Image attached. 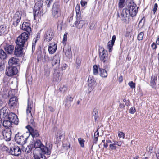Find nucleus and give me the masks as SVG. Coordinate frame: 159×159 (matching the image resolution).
I'll return each instance as SVG.
<instances>
[{
    "instance_id": "nucleus-15",
    "label": "nucleus",
    "mask_w": 159,
    "mask_h": 159,
    "mask_svg": "<svg viewBox=\"0 0 159 159\" xmlns=\"http://www.w3.org/2000/svg\"><path fill=\"white\" fill-rule=\"evenodd\" d=\"M26 128L29 131V134H28V135H31L33 138L38 137L39 136V133L38 130L34 129L30 125L27 126Z\"/></svg>"
},
{
    "instance_id": "nucleus-7",
    "label": "nucleus",
    "mask_w": 159,
    "mask_h": 159,
    "mask_svg": "<svg viewBox=\"0 0 159 159\" xmlns=\"http://www.w3.org/2000/svg\"><path fill=\"white\" fill-rule=\"evenodd\" d=\"M22 15V13L20 11H16L14 15L12 20L13 21L12 25L16 27L20 21Z\"/></svg>"
},
{
    "instance_id": "nucleus-46",
    "label": "nucleus",
    "mask_w": 159,
    "mask_h": 159,
    "mask_svg": "<svg viewBox=\"0 0 159 159\" xmlns=\"http://www.w3.org/2000/svg\"><path fill=\"white\" fill-rule=\"evenodd\" d=\"M36 42V40H35V41L34 40H33L32 46V51L33 52L34 51L35 49V45Z\"/></svg>"
},
{
    "instance_id": "nucleus-23",
    "label": "nucleus",
    "mask_w": 159,
    "mask_h": 159,
    "mask_svg": "<svg viewBox=\"0 0 159 159\" xmlns=\"http://www.w3.org/2000/svg\"><path fill=\"white\" fill-rule=\"evenodd\" d=\"M19 59L18 58L15 57L11 58L8 61V65L9 66H16L18 62L19 61Z\"/></svg>"
},
{
    "instance_id": "nucleus-11",
    "label": "nucleus",
    "mask_w": 159,
    "mask_h": 159,
    "mask_svg": "<svg viewBox=\"0 0 159 159\" xmlns=\"http://www.w3.org/2000/svg\"><path fill=\"white\" fill-rule=\"evenodd\" d=\"M54 35V33L52 30L49 29L44 34L43 38L44 41L46 42H49L52 39Z\"/></svg>"
},
{
    "instance_id": "nucleus-30",
    "label": "nucleus",
    "mask_w": 159,
    "mask_h": 159,
    "mask_svg": "<svg viewBox=\"0 0 159 159\" xmlns=\"http://www.w3.org/2000/svg\"><path fill=\"white\" fill-rule=\"evenodd\" d=\"M88 82L89 84H95L96 83V81L94 78L93 76L91 75H90L89 76Z\"/></svg>"
},
{
    "instance_id": "nucleus-31",
    "label": "nucleus",
    "mask_w": 159,
    "mask_h": 159,
    "mask_svg": "<svg viewBox=\"0 0 159 159\" xmlns=\"http://www.w3.org/2000/svg\"><path fill=\"white\" fill-rule=\"evenodd\" d=\"M7 55L6 52L2 49H0V58L4 60L7 58Z\"/></svg>"
},
{
    "instance_id": "nucleus-56",
    "label": "nucleus",
    "mask_w": 159,
    "mask_h": 159,
    "mask_svg": "<svg viewBox=\"0 0 159 159\" xmlns=\"http://www.w3.org/2000/svg\"><path fill=\"white\" fill-rule=\"evenodd\" d=\"M40 35L39 33H38L37 34L36 38H34V40L35 41V40H36V42L40 38Z\"/></svg>"
},
{
    "instance_id": "nucleus-41",
    "label": "nucleus",
    "mask_w": 159,
    "mask_h": 159,
    "mask_svg": "<svg viewBox=\"0 0 159 159\" xmlns=\"http://www.w3.org/2000/svg\"><path fill=\"white\" fill-rule=\"evenodd\" d=\"M54 79L55 81L58 82L61 80V79L60 78V75L58 74L54 75Z\"/></svg>"
},
{
    "instance_id": "nucleus-25",
    "label": "nucleus",
    "mask_w": 159,
    "mask_h": 159,
    "mask_svg": "<svg viewBox=\"0 0 159 159\" xmlns=\"http://www.w3.org/2000/svg\"><path fill=\"white\" fill-rule=\"evenodd\" d=\"M8 108L6 107H4L2 108L0 110L1 115H3L4 118L6 116H8L9 115L8 113Z\"/></svg>"
},
{
    "instance_id": "nucleus-64",
    "label": "nucleus",
    "mask_w": 159,
    "mask_h": 159,
    "mask_svg": "<svg viewBox=\"0 0 159 159\" xmlns=\"http://www.w3.org/2000/svg\"><path fill=\"white\" fill-rule=\"evenodd\" d=\"M48 109L51 112H53L54 111V109L51 106L48 107Z\"/></svg>"
},
{
    "instance_id": "nucleus-17",
    "label": "nucleus",
    "mask_w": 159,
    "mask_h": 159,
    "mask_svg": "<svg viewBox=\"0 0 159 159\" xmlns=\"http://www.w3.org/2000/svg\"><path fill=\"white\" fill-rule=\"evenodd\" d=\"M18 101V99L16 96L12 97L10 98L8 103L9 107L10 109H13L16 107Z\"/></svg>"
},
{
    "instance_id": "nucleus-22",
    "label": "nucleus",
    "mask_w": 159,
    "mask_h": 159,
    "mask_svg": "<svg viewBox=\"0 0 159 159\" xmlns=\"http://www.w3.org/2000/svg\"><path fill=\"white\" fill-rule=\"evenodd\" d=\"M4 48L6 52L8 54H12L14 52V47L13 45H7Z\"/></svg>"
},
{
    "instance_id": "nucleus-4",
    "label": "nucleus",
    "mask_w": 159,
    "mask_h": 159,
    "mask_svg": "<svg viewBox=\"0 0 159 159\" xmlns=\"http://www.w3.org/2000/svg\"><path fill=\"white\" fill-rule=\"evenodd\" d=\"M29 136L30 134L28 135V133H26L22 135L18 132L16 134L15 140L17 143L23 145L26 143Z\"/></svg>"
},
{
    "instance_id": "nucleus-32",
    "label": "nucleus",
    "mask_w": 159,
    "mask_h": 159,
    "mask_svg": "<svg viewBox=\"0 0 159 159\" xmlns=\"http://www.w3.org/2000/svg\"><path fill=\"white\" fill-rule=\"evenodd\" d=\"M75 11L76 12L77 17H80L81 11L80 9V6L78 4H77L76 6L75 7Z\"/></svg>"
},
{
    "instance_id": "nucleus-61",
    "label": "nucleus",
    "mask_w": 159,
    "mask_h": 159,
    "mask_svg": "<svg viewBox=\"0 0 159 159\" xmlns=\"http://www.w3.org/2000/svg\"><path fill=\"white\" fill-rule=\"evenodd\" d=\"M80 63L79 61H76V64H75V66L76 68L77 69H79L80 68Z\"/></svg>"
},
{
    "instance_id": "nucleus-14",
    "label": "nucleus",
    "mask_w": 159,
    "mask_h": 159,
    "mask_svg": "<svg viewBox=\"0 0 159 159\" xmlns=\"http://www.w3.org/2000/svg\"><path fill=\"white\" fill-rule=\"evenodd\" d=\"M33 107V103L31 102H30L29 101L28 103V105L26 109V113L27 114H28L29 113L30 114V115L31 116V117L30 120L29 121V123L32 126L34 127L35 122L34 121V118L32 116V114L31 113V110L32 109V108Z\"/></svg>"
},
{
    "instance_id": "nucleus-9",
    "label": "nucleus",
    "mask_w": 159,
    "mask_h": 159,
    "mask_svg": "<svg viewBox=\"0 0 159 159\" xmlns=\"http://www.w3.org/2000/svg\"><path fill=\"white\" fill-rule=\"evenodd\" d=\"M99 57L100 60L103 63H110V58L108 57V52L106 50L103 49L102 52L99 51Z\"/></svg>"
},
{
    "instance_id": "nucleus-39",
    "label": "nucleus",
    "mask_w": 159,
    "mask_h": 159,
    "mask_svg": "<svg viewBox=\"0 0 159 159\" xmlns=\"http://www.w3.org/2000/svg\"><path fill=\"white\" fill-rule=\"evenodd\" d=\"M125 0H119L118 6L119 8H122L124 7V2Z\"/></svg>"
},
{
    "instance_id": "nucleus-44",
    "label": "nucleus",
    "mask_w": 159,
    "mask_h": 159,
    "mask_svg": "<svg viewBox=\"0 0 159 159\" xmlns=\"http://www.w3.org/2000/svg\"><path fill=\"white\" fill-rule=\"evenodd\" d=\"M128 84L131 89H135V84L133 81H130L128 83Z\"/></svg>"
},
{
    "instance_id": "nucleus-16",
    "label": "nucleus",
    "mask_w": 159,
    "mask_h": 159,
    "mask_svg": "<svg viewBox=\"0 0 159 159\" xmlns=\"http://www.w3.org/2000/svg\"><path fill=\"white\" fill-rule=\"evenodd\" d=\"M23 47L16 44L14 52V55L17 57H22L23 55Z\"/></svg>"
},
{
    "instance_id": "nucleus-34",
    "label": "nucleus",
    "mask_w": 159,
    "mask_h": 159,
    "mask_svg": "<svg viewBox=\"0 0 159 159\" xmlns=\"http://www.w3.org/2000/svg\"><path fill=\"white\" fill-rule=\"evenodd\" d=\"M63 136L64 133L63 132L60 131L57 132L56 135V138L57 140L59 141Z\"/></svg>"
},
{
    "instance_id": "nucleus-59",
    "label": "nucleus",
    "mask_w": 159,
    "mask_h": 159,
    "mask_svg": "<svg viewBox=\"0 0 159 159\" xmlns=\"http://www.w3.org/2000/svg\"><path fill=\"white\" fill-rule=\"evenodd\" d=\"M98 139V137L93 136V143L96 144Z\"/></svg>"
},
{
    "instance_id": "nucleus-57",
    "label": "nucleus",
    "mask_w": 159,
    "mask_h": 159,
    "mask_svg": "<svg viewBox=\"0 0 159 159\" xmlns=\"http://www.w3.org/2000/svg\"><path fill=\"white\" fill-rule=\"evenodd\" d=\"M80 3L82 7L85 6L87 4V2L84 1L82 0L80 2Z\"/></svg>"
},
{
    "instance_id": "nucleus-26",
    "label": "nucleus",
    "mask_w": 159,
    "mask_h": 159,
    "mask_svg": "<svg viewBox=\"0 0 159 159\" xmlns=\"http://www.w3.org/2000/svg\"><path fill=\"white\" fill-rule=\"evenodd\" d=\"M43 1L42 0L38 1L35 4L34 7V9L37 10H41L43 4Z\"/></svg>"
},
{
    "instance_id": "nucleus-60",
    "label": "nucleus",
    "mask_w": 159,
    "mask_h": 159,
    "mask_svg": "<svg viewBox=\"0 0 159 159\" xmlns=\"http://www.w3.org/2000/svg\"><path fill=\"white\" fill-rule=\"evenodd\" d=\"M116 39V36L115 35H113L112 37V40L110 41L111 42V43L112 44L114 43V42L115 41Z\"/></svg>"
},
{
    "instance_id": "nucleus-12",
    "label": "nucleus",
    "mask_w": 159,
    "mask_h": 159,
    "mask_svg": "<svg viewBox=\"0 0 159 159\" xmlns=\"http://www.w3.org/2000/svg\"><path fill=\"white\" fill-rule=\"evenodd\" d=\"M128 12V11L126 8H125L122 10L120 18L121 21L123 23H126L127 21H129V18L130 15Z\"/></svg>"
},
{
    "instance_id": "nucleus-1",
    "label": "nucleus",
    "mask_w": 159,
    "mask_h": 159,
    "mask_svg": "<svg viewBox=\"0 0 159 159\" xmlns=\"http://www.w3.org/2000/svg\"><path fill=\"white\" fill-rule=\"evenodd\" d=\"M4 118L2 124L5 128V129H10L12 127L13 124L15 125H17L18 124L19 120L17 116L14 113L12 112L9 113V115L8 116H6Z\"/></svg>"
},
{
    "instance_id": "nucleus-63",
    "label": "nucleus",
    "mask_w": 159,
    "mask_h": 159,
    "mask_svg": "<svg viewBox=\"0 0 159 159\" xmlns=\"http://www.w3.org/2000/svg\"><path fill=\"white\" fill-rule=\"evenodd\" d=\"M123 77L122 75H121L119 78V81L120 83L121 82L123 81Z\"/></svg>"
},
{
    "instance_id": "nucleus-8",
    "label": "nucleus",
    "mask_w": 159,
    "mask_h": 159,
    "mask_svg": "<svg viewBox=\"0 0 159 159\" xmlns=\"http://www.w3.org/2000/svg\"><path fill=\"white\" fill-rule=\"evenodd\" d=\"M18 70L16 66H9L6 69L5 74L9 77L13 76L17 73Z\"/></svg>"
},
{
    "instance_id": "nucleus-2",
    "label": "nucleus",
    "mask_w": 159,
    "mask_h": 159,
    "mask_svg": "<svg viewBox=\"0 0 159 159\" xmlns=\"http://www.w3.org/2000/svg\"><path fill=\"white\" fill-rule=\"evenodd\" d=\"M32 144L34 148H35V149L38 148V150H40L43 154H47V155L50 154V150L42 143L40 140H36L34 142V144Z\"/></svg>"
},
{
    "instance_id": "nucleus-20",
    "label": "nucleus",
    "mask_w": 159,
    "mask_h": 159,
    "mask_svg": "<svg viewBox=\"0 0 159 159\" xmlns=\"http://www.w3.org/2000/svg\"><path fill=\"white\" fill-rule=\"evenodd\" d=\"M74 25L78 28L80 29L84 25V21L81 19L80 17H77L76 20L74 23Z\"/></svg>"
},
{
    "instance_id": "nucleus-43",
    "label": "nucleus",
    "mask_w": 159,
    "mask_h": 159,
    "mask_svg": "<svg viewBox=\"0 0 159 159\" xmlns=\"http://www.w3.org/2000/svg\"><path fill=\"white\" fill-rule=\"evenodd\" d=\"M114 44H112L111 43V42L109 41L108 43V47L109 49V52H110L111 51L112 48V47Z\"/></svg>"
},
{
    "instance_id": "nucleus-19",
    "label": "nucleus",
    "mask_w": 159,
    "mask_h": 159,
    "mask_svg": "<svg viewBox=\"0 0 159 159\" xmlns=\"http://www.w3.org/2000/svg\"><path fill=\"white\" fill-rule=\"evenodd\" d=\"M21 28L23 30L26 31L27 32V33L30 35V33L31 32L30 23L25 22H24L22 25Z\"/></svg>"
},
{
    "instance_id": "nucleus-27",
    "label": "nucleus",
    "mask_w": 159,
    "mask_h": 159,
    "mask_svg": "<svg viewBox=\"0 0 159 159\" xmlns=\"http://www.w3.org/2000/svg\"><path fill=\"white\" fill-rule=\"evenodd\" d=\"M46 12V11L44 10L43 11H42L40 10H36V9H34V20L35 19V17L37 16L39 13V14L40 15V16H43V14L45 13Z\"/></svg>"
},
{
    "instance_id": "nucleus-18",
    "label": "nucleus",
    "mask_w": 159,
    "mask_h": 159,
    "mask_svg": "<svg viewBox=\"0 0 159 159\" xmlns=\"http://www.w3.org/2000/svg\"><path fill=\"white\" fill-rule=\"evenodd\" d=\"M60 58L58 55H55L53 56L52 61V66H55V69H58L59 66Z\"/></svg>"
},
{
    "instance_id": "nucleus-6",
    "label": "nucleus",
    "mask_w": 159,
    "mask_h": 159,
    "mask_svg": "<svg viewBox=\"0 0 159 159\" xmlns=\"http://www.w3.org/2000/svg\"><path fill=\"white\" fill-rule=\"evenodd\" d=\"M29 35L26 32L22 33L17 38L15 41V43L16 45L24 47L25 43L29 38Z\"/></svg>"
},
{
    "instance_id": "nucleus-52",
    "label": "nucleus",
    "mask_w": 159,
    "mask_h": 159,
    "mask_svg": "<svg viewBox=\"0 0 159 159\" xmlns=\"http://www.w3.org/2000/svg\"><path fill=\"white\" fill-rule=\"evenodd\" d=\"M45 72L44 75L46 76H48L50 74V71L49 69H45Z\"/></svg>"
},
{
    "instance_id": "nucleus-62",
    "label": "nucleus",
    "mask_w": 159,
    "mask_h": 159,
    "mask_svg": "<svg viewBox=\"0 0 159 159\" xmlns=\"http://www.w3.org/2000/svg\"><path fill=\"white\" fill-rule=\"evenodd\" d=\"M99 132L98 131V129H97V130L94 133V136L97 137H98L99 136Z\"/></svg>"
},
{
    "instance_id": "nucleus-36",
    "label": "nucleus",
    "mask_w": 159,
    "mask_h": 159,
    "mask_svg": "<svg viewBox=\"0 0 159 159\" xmlns=\"http://www.w3.org/2000/svg\"><path fill=\"white\" fill-rule=\"evenodd\" d=\"M33 148H34V147L32 144H30L29 145H28L26 148L25 151L27 153H30L31 152Z\"/></svg>"
},
{
    "instance_id": "nucleus-35",
    "label": "nucleus",
    "mask_w": 159,
    "mask_h": 159,
    "mask_svg": "<svg viewBox=\"0 0 159 159\" xmlns=\"http://www.w3.org/2000/svg\"><path fill=\"white\" fill-rule=\"evenodd\" d=\"M93 115L94 117L95 120L96 121L98 117V111L96 108H94L93 110Z\"/></svg>"
},
{
    "instance_id": "nucleus-42",
    "label": "nucleus",
    "mask_w": 159,
    "mask_h": 159,
    "mask_svg": "<svg viewBox=\"0 0 159 159\" xmlns=\"http://www.w3.org/2000/svg\"><path fill=\"white\" fill-rule=\"evenodd\" d=\"M67 35V33H65L63 36V38L62 41L63 43V44H66V43Z\"/></svg>"
},
{
    "instance_id": "nucleus-38",
    "label": "nucleus",
    "mask_w": 159,
    "mask_h": 159,
    "mask_svg": "<svg viewBox=\"0 0 159 159\" xmlns=\"http://www.w3.org/2000/svg\"><path fill=\"white\" fill-rule=\"evenodd\" d=\"M143 32H140L138 35V39L139 41L142 40L143 38Z\"/></svg>"
},
{
    "instance_id": "nucleus-10",
    "label": "nucleus",
    "mask_w": 159,
    "mask_h": 159,
    "mask_svg": "<svg viewBox=\"0 0 159 159\" xmlns=\"http://www.w3.org/2000/svg\"><path fill=\"white\" fill-rule=\"evenodd\" d=\"M9 153L12 155L18 156L21 154V150L20 147L14 145L10 147Z\"/></svg>"
},
{
    "instance_id": "nucleus-50",
    "label": "nucleus",
    "mask_w": 159,
    "mask_h": 159,
    "mask_svg": "<svg viewBox=\"0 0 159 159\" xmlns=\"http://www.w3.org/2000/svg\"><path fill=\"white\" fill-rule=\"evenodd\" d=\"M136 111V110L135 108L134 107H132L130 109L129 113L131 114H133L135 113Z\"/></svg>"
},
{
    "instance_id": "nucleus-40",
    "label": "nucleus",
    "mask_w": 159,
    "mask_h": 159,
    "mask_svg": "<svg viewBox=\"0 0 159 159\" xmlns=\"http://www.w3.org/2000/svg\"><path fill=\"white\" fill-rule=\"evenodd\" d=\"M78 141L80 145V146L82 147H84V144L85 142V141L84 139H82L81 138H78Z\"/></svg>"
},
{
    "instance_id": "nucleus-55",
    "label": "nucleus",
    "mask_w": 159,
    "mask_h": 159,
    "mask_svg": "<svg viewBox=\"0 0 159 159\" xmlns=\"http://www.w3.org/2000/svg\"><path fill=\"white\" fill-rule=\"evenodd\" d=\"M110 148L111 150H115L116 148V147L115 145H112V144H111L110 145Z\"/></svg>"
},
{
    "instance_id": "nucleus-3",
    "label": "nucleus",
    "mask_w": 159,
    "mask_h": 159,
    "mask_svg": "<svg viewBox=\"0 0 159 159\" xmlns=\"http://www.w3.org/2000/svg\"><path fill=\"white\" fill-rule=\"evenodd\" d=\"M51 11L52 16L54 19H58L61 17V8L59 2L54 3Z\"/></svg>"
},
{
    "instance_id": "nucleus-28",
    "label": "nucleus",
    "mask_w": 159,
    "mask_h": 159,
    "mask_svg": "<svg viewBox=\"0 0 159 159\" xmlns=\"http://www.w3.org/2000/svg\"><path fill=\"white\" fill-rule=\"evenodd\" d=\"M63 51L65 52V55L67 58H70L72 57V52L70 48H68L66 50L63 49Z\"/></svg>"
},
{
    "instance_id": "nucleus-49",
    "label": "nucleus",
    "mask_w": 159,
    "mask_h": 159,
    "mask_svg": "<svg viewBox=\"0 0 159 159\" xmlns=\"http://www.w3.org/2000/svg\"><path fill=\"white\" fill-rule=\"evenodd\" d=\"M5 67V66L4 64L2 62H0V71L3 70Z\"/></svg>"
},
{
    "instance_id": "nucleus-21",
    "label": "nucleus",
    "mask_w": 159,
    "mask_h": 159,
    "mask_svg": "<svg viewBox=\"0 0 159 159\" xmlns=\"http://www.w3.org/2000/svg\"><path fill=\"white\" fill-rule=\"evenodd\" d=\"M49 52L51 54H53L56 52L57 49V44L54 43H50L48 48Z\"/></svg>"
},
{
    "instance_id": "nucleus-48",
    "label": "nucleus",
    "mask_w": 159,
    "mask_h": 159,
    "mask_svg": "<svg viewBox=\"0 0 159 159\" xmlns=\"http://www.w3.org/2000/svg\"><path fill=\"white\" fill-rule=\"evenodd\" d=\"M73 98H72L71 95H68L66 99V101L67 102H68V101H72L73 100Z\"/></svg>"
},
{
    "instance_id": "nucleus-47",
    "label": "nucleus",
    "mask_w": 159,
    "mask_h": 159,
    "mask_svg": "<svg viewBox=\"0 0 159 159\" xmlns=\"http://www.w3.org/2000/svg\"><path fill=\"white\" fill-rule=\"evenodd\" d=\"M118 136L119 138H120L122 137L124 139L125 138V134L123 132L119 131L118 132Z\"/></svg>"
},
{
    "instance_id": "nucleus-45",
    "label": "nucleus",
    "mask_w": 159,
    "mask_h": 159,
    "mask_svg": "<svg viewBox=\"0 0 159 159\" xmlns=\"http://www.w3.org/2000/svg\"><path fill=\"white\" fill-rule=\"evenodd\" d=\"M53 2V0H46L45 2V3L47 4V7H49Z\"/></svg>"
},
{
    "instance_id": "nucleus-5",
    "label": "nucleus",
    "mask_w": 159,
    "mask_h": 159,
    "mask_svg": "<svg viewBox=\"0 0 159 159\" xmlns=\"http://www.w3.org/2000/svg\"><path fill=\"white\" fill-rule=\"evenodd\" d=\"M138 7L132 0L128 4L127 9L128 12L132 17H134L136 15L138 11Z\"/></svg>"
},
{
    "instance_id": "nucleus-24",
    "label": "nucleus",
    "mask_w": 159,
    "mask_h": 159,
    "mask_svg": "<svg viewBox=\"0 0 159 159\" xmlns=\"http://www.w3.org/2000/svg\"><path fill=\"white\" fill-rule=\"evenodd\" d=\"M157 76L156 75H152L151 77L150 85L152 88H156Z\"/></svg>"
},
{
    "instance_id": "nucleus-54",
    "label": "nucleus",
    "mask_w": 159,
    "mask_h": 159,
    "mask_svg": "<svg viewBox=\"0 0 159 159\" xmlns=\"http://www.w3.org/2000/svg\"><path fill=\"white\" fill-rule=\"evenodd\" d=\"M157 7H158L157 4V3H155L154 4V7L153 8V11L154 12V13H155V12H156L157 9Z\"/></svg>"
},
{
    "instance_id": "nucleus-51",
    "label": "nucleus",
    "mask_w": 159,
    "mask_h": 159,
    "mask_svg": "<svg viewBox=\"0 0 159 159\" xmlns=\"http://www.w3.org/2000/svg\"><path fill=\"white\" fill-rule=\"evenodd\" d=\"M95 25V22H92L90 24V29L91 30H93L94 29Z\"/></svg>"
},
{
    "instance_id": "nucleus-33",
    "label": "nucleus",
    "mask_w": 159,
    "mask_h": 159,
    "mask_svg": "<svg viewBox=\"0 0 159 159\" xmlns=\"http://www.w3.org/2000/svg\"><path fill=\"white\" fill-rule=\"evenodd\" d=\"M67 90V87L66 85H63L59 88L60 91L63 93H65Z\"/></svg>"
},
{
    "instance_id": "nucleus-53",
    "label": "nucleus",
    "mask_w": 159,
    "mask_h": 159,
    "mask_svg": "<svg viewBox=\"0 0 159 159\" xmlns=\"http://www.w3.org/2000/svg\"><path fill=\"white\" fill-rule=\"evenodd\" d=\"M41 155V157H40L37 155H34V158L35 159H46L45 157L44 156V158L43 159V157L42 155Z\"/></svg>"
},
{
    "instance_id": "nucleus-37",
    "label": "nucleus",
    "mask_w": 159,
    "mask_h": 159,
    "mask_svg": "<svg viewBox=\"0 0 159 159\" xmlns=\"http://www.w3.org/2000/svg\"><path fill=\"white\" fill-rule=\"evenodd\" d=\"M93 72L94 75H97L98 74V67L96 65H94L93 66Z\"/></svg>"
},
{
    "instance_id": "nucleus-58",
    "label": "nucleus",
    "mask_w": 159,
    "mask_h": 159,
    "mask_svg": "<svg viewBox=\"0 0 159 159\" xmlns=\"http://www.w3.org/2000/svg\"><path fill=\"white\" fill-rule=\"evenodd\" d=\"M153 50H156L157 48V46L155 43H153L151 46Z\"/></svg>"
},
{
    "instance_id": "nucleus-13",
    "label": "nucleus",
    "mask_w": 159,
    "mask_h": 159,
    "mask_svg": "<svg viewBox=\"0 0 159 159\" xmlns=\"http://www.w3.org/2000/svg\"><path fill=\"white\" fill-rule=\"evenodd\" d=\"M2 134L4 139L6 141H9L11 140V132L9 128L4 129H2Z\"/></svg>"
},
{
    "instance_id": "nucleus-29",
    "label": "nucleus",
    "mask_w": 159,
    "mask_h": 159,
    "mask_svg": "<svg viewBox=\"0 0 159 159\" xmlns=\"http://www.w3.org/2000/svg\"><path fill=\"white\" fill-rule=\"evenodd\" d=\"M99 69L100 72V75L103 77H107V73L105 69L102 68H101L99 67Z\"/></svg>"
}]
</instances>
